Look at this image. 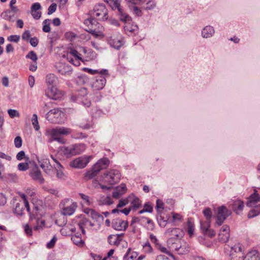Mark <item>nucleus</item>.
I'll list each match as a JSON object with an SVG mask.
<instances>
[{"label": "nucleus", "instance_id": "nucleus-1", "mask_svg": "<svg viewBox=\"0 0 260 260\" xmlns=\"http://www.w3.org/2000/svg\"><path fill=\"white\" fill-rule=\"evenodd\" d=\"M47 133L50 136V142L53 141H57L60 144H64L66 140L61 137V135H68L72 132V130L65 127H57L55 128L47 130Z\"/></svg>", "mask_w": 260, "mask_h": 260}, {"label": "nucleus", "instance_id": "nucleus-2", "mask_svg": "<svg viewBox=\"0 0 260 260\" xmlns=\"http://www.w3.org/2000/svg\"><path fill=\"white\" fill-rule=\"evenodd\" d=\"M110 164V160L106 157L99 159L85 175V179H91L102 170L106 169Z\"/></svg>", "mask_w": 260, "mask_h": 260}, {"label": "nucleus", "instance_id": "nucleus-3", "mask_svg": "<svg viewBox=\"0 0 260 260\" xmlns=\"http://www.w3.org/2000/svg\"><path fill=\"white\" fill-rule=\"evenodd\" d=\"M121 177V174L118 170L112 169L105 172L101 177L103 182L110 185L117 183Z\"/></svg>", "mask_w": 260, "mask_h": 260}, {"label": "nucleus", "instance_id": "nucleus-4", "mask_svg": "<svg viewBox=\"0 0 260 260\" xmlns=\"http://www.w3.org/2000/svg\"><path fill=\"white\" fill-rule=\"evenodd\" d=\"M109 76V75L107 70L102 69L100 70L99 74L95 77L92 83V88L97 90L102 89L106 83V78Z\"/></svg>", "mask_w": 260, "mask_h": 260}, {"label": "nucleus", "instance_id": "nucleus-5", "mask_svg": "<svg viewBox=\"0 0 260 260\" xmlns=\"http://www.w3.org/2000/svg\"><path fill=\"white\" fill-rule=\"evenodd\" d=\"M64 116L63 112L58 108H55L48 112L45 117L51 123H62L64 122Z\"/></svg>", "mask_w": 260, "mask_h": 260}, {"label": "nucleus", "instance_id": "nucleus-6", "mask_svg": "<svg viewBox=\"0 0 260 260\" xmlns=\"http://www.w3.org/2000/svg\"><path fill=\"white\" fill-rule=\"evenodd\" d=\"M88 15L97 18L99 20L105 21L108 19V11L105 5L103 4L95 5L93 10L90 11Z\"/></svg>", "mask_w": 260, "mask_h": 260}, {"label": "nucleus", "instance_id": "nucleus-7", "mask_svg": "<svg viewBox=\"0 0 260 260\" xmlns=\"http://www.w3.org/2000/svg\"><path fill=\"white\" fill-rule=\"evenodd\" d=\"M232 212L224 206H221L217 208V214L216 217V224L221 225L226 218L231 215Z\"/></svg>", "mask_w": 260, "mask_h": 260}, {"label": "nucleus", "instance_id": "nucleus-8", "mask_svg": "<svg viewBox=\"0 0 260 260\" xmlns=\"http://www.w3.org/2000/svg\"><path fill=\"white\" fill-rule=\"evenodd\" d=\"M91 158V156L86 155L79 157L70 162V166L74 168H84L87 166Z\"/></svg>", "mask_w": 260, "mask_h": 260}, {"label": "nucleus", "instance_id": "nucleus-9", "mask_svg": "<svg viewBox=\"0 0 260 260\" xmlns=\"http://www.w3.org/2000/svg\"><path fill=\"white\" fill-rule=\"evenodd\" d=\"M229 256L230 260H244V254L242 252V246L240 244L231 247Z\"/></svg>", "mask_w": 260, "mask_h": 260}, {"label": "nucleus", "instance_id": "nucleus-10", "mask_svg": "<svg viewBox=\"0 0 260 260\" xmlns=\"http://www.w3.org/2000/svg\"><path fill=\"white\" fill-rule=\"evenodd\" d=\"M29 175L33 180L39 182L40 184H42L45 182V179L36 164H34L33 167L30 169Z\"/></svg>", "mask_w": 260, "mask_h": 260}, {"label": "nucleus", "instance_id": "nucleus-11", "mask_svg": "<svg viewBox=\"0 0 260 260\" xmlns=\"http://www.w3.org/2000/svg\"><path fill=\"white\" fill-rule=\"evenodd\" d=\"M128 225V221L119 218L114 219L112 221V227L115 230L125 231Z\"/></svg>", "mask_w": 260, "mask_h": 260}, {"label": "nucleus", "instance_id": "nucleus-12", "mask_svg": "<svg viewBox=\"0 0 260 260\" xmlns=\"http://www.w3.org/2000/svg\"><path fill=\"white\" fill-rule=\"evenodd\" d=\"M165 235L167 236L170 237L171 239L182 238L184 236L183 231L180 228H170L168 229L165 232Z\"/></svg>", "mask_w": 260, "mask_h": 260}, {"label": "nucleus", "instance_id": "nucleus-13", "mask_svg": "<svg viewBox=\"0 0 260 260\" xmlns=\"http://www.w3.org/2000/svg\"><path fill=\"white\" fill-rule=\"evenodd\" d=\"M84 24L87 25L89 28L88 31L92 35H95L97 31L95 30V27L99 24L95 19L94 17L90 16L89 18L85 19Z\"/></svg>", "mask_w": 260, "mask_h": 260}, {"label": "nucleus", "instance_id": "nucleus-14", "mask_svg": "<svg viewBox=\"0 0 260 260\" xmlns=\"http://www.w3.org/2000/svg\"><path fill=\"white\" fill-rule=\"evenodd\" d=\"M229 206L236 214H240L244 208V202L241 200L236 199L230 202Z\"/></svg>", "mask_w": 260, "mask_h": 260}, {"label": "nucleus", "instance_id": "nucleus-15", "mask_svg": "<svg viewBox=\"0 0 260 260\" xmlns=\"http://www.w3.org/2000/svg\"><path fill=\"white\" fill-rule=\"evenodd\" d=\"M230 238V228L228 225H223L220 229L218 239L220 242L226 243Z\"/></svg>", "mask_w": 260, "mask_h": 260}, {"label": "nucleus", "instance_id": "nucleus-16", "mask_svg": "<svg viewBox=\"0 0 260 260\" xmlns=\"http://www.w3.org/2000/svg\"><path fill=\"white\" fill-rule=\"evenodd\" d=\"M39 162L40 163V167L45 173L49 175H52L54 174L53 170L52 169V167L48 158H46L39 160Z\"/></svg>", "mask_w": 260, "mask_h": 260}, {"label": "nucleus", "instance_id": "nucleus-17", "mask_svg": "<svg viewBox=\"0 0 260 260\" xmlns=\"http://www.w3.org/2000/svg\"><path fill=\"white\" fill-rule=\"evenodd\" d=\"M58 90L56 87V86H51L48 87L47 90L46 91V95L49 98L57 100L59 98L58 93Z\"/></svg>", "mask_w": 260, "mask_h": 260}, {"label": "nucleus", "instance_id": "nucleus-18", "mask_svg": "<svg viewBox=\"0 0 260 260\" xmlns=\"http://www.w3.org/2000/svg\"><path fill=\"white\" fill-rule=\"evenodd\" d=\"M124 235V234H118V235H110L108 237V241L109 244L111 245L118 246L121 241V239L120 236Z\"/></svg>", "mask_w": 260, "mask_h": 260}, {"label": "nucleus", "instance_id": "nucleus-19", "mask_svg": "<svg viewBox=\"0 0 260 260\" xmlns=\"http://www.w3.org/2000/svg\"><path fill=\"white\" fill-rule=\"evenodd\" d=\"M260 196L257 191L255 190L254 192L251 194L248 199L246 205L248 207H252L256 203L259 201Z\"/></svg>", "mask_w": 260, "mask_h": 260}, {"label": "nucleus", "instance_id": "nucleus-20", "mask_svg": "<svg viewBox=\"0 0 260 260\" xmlns=\"http://www.w3.org/2000/svg\"><path fill=\"white\" fill-rule=\"evenodd\" d=\"M215 33L213 27L210 25L205 26L202 31V36L204 38L212 37Z\"/></svg>", "mask_w": 260, "mask_h": 260}, {"label": "nucleus", "instance_id": "nucleus-21", "mask_svg": "<svg viewBox=\"0 0 260 260\" xmlns=\"http://www.w3.org/2000/svg\"><path fill=\"white\" fill-rule=\"evenodd\" d=\"M80 55H81L78 53V52L76 50L72 48H69L67 50L66 56L67 59L69 61H73V58L72 57V56H73L74 58H79Z\"/></svg>", "mask_w": 260, "mask_h": 260}, {"label": "nucleus", "instance_id": "nucleus-22", "mask_svg": "<svg viewBox=\"0 0 260 260\" xmlns=\"http://www.w3.org/2000/svg\"><path fill=\"white\" fill-rule=\"evenodd\" d=\"M117 11V14L121 21L127 22L132 20L131 17L125 12L122 7L118 9Z\"/></svg>", "mask_w": 260, "mask_h": 260}, {"label": "nucleus", "instance_id": "nucleus-23", "mask_svg": "<svg viewBox=\"0 0 260 260\" xmlns=\"http://www.w3.org/2000/svg\"><path fill=\"white\" fill-rule=\"evenodd\" d=\"M1 17L4 19L11 22H14L17 17L16 15L13 14L12 11L10 10H7L3 12L1 14Z\"/></svg>", "mask_w": 260, "mask_h": 260}, {"label": "nucleus", "instance_id": "nucleus-24", "mask_svg": "<svg viewBox=\"0 0 260 260\" xmlns=\"http://www.w3.org/2000/svg\"><path fill=\"white\" fill-rule=\"evenodd\" d=\"M150 240L151 242L154 244H155V246L157 249L160 250L161 252L164 253L167 252V249L166 248L161 246L158 242V240L157 239L156 237L152 234H150L149 236Z\"/></svg>", "mask_w": 260, "mask_h": 260}, {"label": "nucleus", "instance_id": "nucleus-25", "mask_svg": "<svg viewBox=\"0 0 260 260\" xmlns=\"http://www.w3.org/2000/svg\"><path fill=\"white\" fill-rule=\"evenodd\" d=\"M86 222H89V225L91 227L94 225V224L89 221L87 218L82 217V215H81V219H80L78 224L83 235L85 234V231L84 229V226L86 225Z\"/></svg>", "mask_w": 260, "mask_h": 260}, {"label": "nucleus", "instance_id": "nucleus-26", "mask_svg": "<svg viewBox=\"0 0 260 260\" xmlns=\"http://www.w3.org/2000/svg\"><path fill=\"white\" fill-rule=\"evenodd\" d=\"M46 82L49 86H56L58 82L57 77L53 74H49L46 76Z\"/></svg>", "mask_w": 260, "mask_h": 260}, {"label": "nucleus", "instance_id": "nucleus-27", "mask_svg": "<svg viewBox=\"0 0 260 260\" xmlns=\"http://www.w3.org/2000/svg\"><path fill=\"white\" fill-rule=\"evenodd\" d=\"M72 71L71 66L66 64H61L58 69V73L62 75H70Z\"/></svg>", "mask_w": 260, "mask_h": 260}, {"label": "nucleus", "instance_id": "nucleus-28", "mask_svg": "<svg viewBox=\"0 0 260 260\" xmlns=\"http://www.w3.org/2000/svg\"><path fill=\"white\" fill-rule=\"evenodd\" d=\"M76 207V204L73 203L71 205L63 208L62 213L64 215H71L74 213Z\"/></svg>", "mask_w": 260, "mask_h": 260}, {"label": "nucleus", "instance_id": "nucleus-29", "mask_svg": "<svg viewBox=\"0 0 260 260\" xmlns=\"http://www.w3.org/2000/svg\"><path fill=\"white\" fill-rule=\"evenodd\" d=\"M258 252L254 250L249 252L244 258V260H259Z\"/></svg>", "mask_w": 260, "mask_h": 260}, {"label": "nucleus", "instance_id": "nucleus-30", "mask_svg": "<svg viewBox=\"0 0 260 260\" xmlns=\"http://www.w3.org/2000/svg\"><path fill=\"white\" fill-rule=\"evenodd\" d=\"M74 149L73 145H72L69 146L63 147L62 150L66 156L67 157H71L72 156L75 155V154H74Z\"/></svg>", "mask_w": 260, "mask_h": 260}, {"label": "nucleus", "instance_id": "nucleus-31", "mask_svg": "<svg viewBox=\"0 0 260 260\" xmlns=\"http://www.w3.org/2000/svg\"><path fill=\"white\" fill-rule=\"evenodd\" d=\"M109 43L111 46L118 50L122 45L121 40L119 39H115L110 38L109 40Z\"/></svg>", "mask_w": 260, "mask_h": 260}, {"label": "nucleus", "instance_id": "nucleus-32", "mask_svg": "<svg viewBox=\"0 0 260 260\" xmlns=\"http://www.w3.org/2000/svg\"><path fill=\"white\" fill-rule=\"evenodd\" d=\"M137 254L135 252H131V248L127 250L126 253L123 256V260H134L136 258Z\"/></svg>", "mask_w": 260, "mask_h": 260}, {"label": "nucleus", "instance_id": "nucleus-33", "mask_svg": "<svg viewBox=\"0 0 260 260\" xmlns=\"http://www.w3.org/2000/svg\"><path fill=\"white\" fill-rule=\"evenodd\" d=\"M73 147L75 148L74 154H75V155L82 153L86 149L85 145L83 143L74 144L73 145Z\"/></svg>", "mask_w": 260, "mask_h": 260}, {"label": "nucleus", "instance_id": "nucleus-34", "mask_svg": "<svg viewBox=\"0 0 260 260\" xmlns=\"http://www.w3.org/2000/svg\"><path fill=\"white\" fill-rule=\"evenodd\" d=\"M260 214V205L255 206L254 208L251 209L248 214V217L249 218L254 217Z\"/></svg>", "mask_w": 260, "mask_h": 260}, {"label": "nucleus", "instance_id": "nucleus-35", "mask_svg": "<svg viewBox=\"0 0 260 260\" xmlns=\"http://www.w3.org/2000/svg\"><path fill=\"white\" fill-rule=\"evenodd\" d=\"M23 204L17 203L15 205V208L13 210V212L15 214H16L17 215H21L23 214Z\"/></svg>", "mask_w": 260, "mask_h": 260}, {"label": "nucleus", "instance_id": "nucleus-36", "mask_svg": "<svg viewBox=\"0 0 260 260\" xmlns=\"http://www.w3.org/2000/svg\"><path fill=\"white\" fill-rule=\"evenodd\" d=\"M187 232L189 236L191 237L193 234L194 232V224L193 222L191 221V219H188L187 222Z\"/></svg>", "mask_w": 260, "mask_h": 260}, {"label": "nucleus", "instance_id": "nucleus-37", "mask_svg": "<svg viewBox=\"0 0 260 260\" xmlns=\"http://www.w3.org/2000/svg\"><path fill=\"white\" fill-rule=\"evenodd\" d=\"M50 20L49 19H45L43 22V31L45 32H49L50 31L51 28L50 26Z\"/></svg>", "mask_w": 260, "mask_h": 260}, {"label": "nucleus", "instance_id": "nucleus-38", "mask_svg": "<svg viewBox=\"0 0 260 260\" xmlns=\"http://www.w3.org/2000/svg\"><path fill=\"white\" fill-rule=\"evenodd\" d=\"M93 219L96 221H103L104 217L98 212H96L94 210L92 211L91 215L90 216Z\"/></svg>", "mask_w": 260, "mask_h": 260}, {"label": "nucleus", "instance_id": "nucleus-39", "mask_svg": "<svg viewBox=\"0 0 260 260\" xmlns=\"http://www.w3.org/2000/svg\"><path fill=\"white\" fill-rule=\"evenodd\" d=\"M210 220H206L205 222L201 221L200 222L201 229L203 233L207 232V230L210 227Z\"/></svg>", "mask_w": 260, "mask_h": 260}, {"label": "nucleus", "instance_id": "nucleus-40", "mask_svg": "<svg viewBox=\"0 0 260 260\" xmlns=\"http://www.w3.org/2000/svg\"><path fill=\"white\" fill-rule=\"evenodd\" d=\"M189 251V247L186 246V244L184 245H179V249L177 251L178 254L182 255L187 253Z\"/></svg>", "mask_w": 260, "mask_h": 260}, {"label": "nucleus", "instance_id": "nucleus-41", "mask_svg": "<svg viewBox=\"0 0 260 260\" xmlns=\"http://www.w3.org/2000/svg\"><path fill=\"white\" fill-rule=\"evenodd\" d=\"M31 122L35 130L38 131L40 129V126L38 120V116L36 114H34L32 115Z\"/></svg>", "mask_w": 260, "mask_h": 260}, {"label": "nucleus", "instance_id": "nucleus-42", "mask_svg": "<svg viewBox=\"0 0 260 260\" xmlns=\"http://www.w3.org/2000/svg\"><path fill=\"white\" fill-rule=\"evenodd\" d=\"M112 204L111 199L110 197H106L104 198H102L99 201V204L101 205H110Z\"/></svg>", "mask_w": 260, "mask_h": 260}, {"label": "nucleus", "instance_id": "nucleus-43", "mask_svg": "<svg viewBox=\"0 0 260 260\" xmlns=\"http://www.w3.org/2000/svg\"><path fill=\"white\" fill-rule=\"evenodd\" d=\"M204 216L206 217V220L211 221V218L212 216V213L211 209L207 207L203 211Z\"/></svg>", "mask_w": 260, "mask_h": 260}, {"label": "nucleus", "instance_id": "nucleus-44", "mask_svg": "<svg viewBox=\"0 0 260 260\" xmlns=\"http://www.w3.org/2000/svg\"><path fill=\"white\" fill-rule=\"evenodd\" d=\"M25 57L26 58L30 59L34 62H36L38 60L37 55L34 51H29L26 55Z\"/></svg>", "mask_w": 260, "mask_h": 260}, {"label": "nucleus", "instance_id": "nucleus-45", "mask_svg": "<svg viewBox=\"0 0 260 260\" xmlns=\"http://www.w3.org/2000/svg\"><path fill=\"white\" fill-rule=\"evenodd\" d=\"M147 6L144 8L146 10H151L153 9L156 7V3L153 0H150L148 2L146 1Z\"/></svg>", "mask_w": 260, "mask_h": 260}, {"label": "nucleus", "instance_id": "nucleus-46", "mask_svg": "<svg viewBox=\"0 0 260 260\" xmlns=\"http://www.w3.org/2000/svg\"><path fill=\"white\" fill-rule=\"evenodd\" d=\"M80 235H79L72 238V240L74 243L79 246L82 245L84 244V242L80 237Z\"/></svg>", "mask_w": 260, "mask_h": 260}, {"label": "nucleus", "instance_id": "nucleus-47", "mask_svg": "<svg viewBox=\"0 0 260 260\" xmlns=\"http://www.w3.org/2000/svg\"><path fill=\"white\" fill-rule=\"evenodd\" d=\"M133 12V13L138 17L142 16L143 13L142 11L137 6H134L131 8Z\"/></svg>", "mask_w": 260, "mask_h": 260}, {"label": "nucleus", "instance_id": "nucleus-48", "mask_svg": "<svg viewBox=\"0 0 260 260\" xmlns=\"http://www.w3.org/2000/svg\"><path fill=\"white\" fill-rule=\"evenodd\" d=\"M29 168L27 163L21 162L18 165V170L21 171H25Z\"/></svg>", "mask_w": 260, "mask_h": 260}, {"label": "nucleus", "instance_id": "nucleus-49", "mask_svg": "<svg viewBox=\"0 0 260 260\" xmlns=\"http://www.w3.org/2000/svg\"><path fill=\"white\" fill-rule=\"evenodd\" d=\"M128 3L135 5H141L146 2V0H125Z\"/></svg>", "mask_w": 260, "mask_h": 260}, {"label": "nucleus", "instance_id": "nucleus-50", "mask_svg": "<svg viewBox=\"0 0 260 260\" xmlns=\"http://www.w3.org/2000/svg\"><path fill=\"white\" fill-rule=\"evenodd\" d=\"M143 217H134L131 221L130 226H133V225L136 223H138L141 224H142Z\"/></svg>", "mask_w": 260, "mask_h": 260}, {"label": "nucleus", "instance_id": "nucleus-51", "mask_svg": "<svg viewBox=\"0 0 260 260\" xmlns=\"http://www.w3.org/2000/svg\"><path fill=\"white\" fill-rule=\"evenodd\" d=\"M173 221L176 222L177 221H182V216L178 213H172Z\"/></svg>", "mask_w": 260, "mask_h": 260}, {"label": "nucleus", "instance_id": "nucleus-52", "mask_svg": "<svg viewBox=\"0 0 260 260\" xmlns=\"http://www.w3.org/2000/svg\"><path fill=\"white\" fill-rule=\"evenodd\" d=\"M57 8V5L55 3H52L48 8V14L51 15L55 12Z\"/></svg>", "mask_w": 260, "mask_h": 260}, {"label": "nucleus", "instance_id": "nucleus-53", "mask_svg": "<svg viewBox=\"0 0 260 260\" xmlns=\"http://www.w3.org/2000/svg\"><path fill=\"white\" fill-rule=\"evenodd\" d=\"M56 171V177L61 180H64L66 178V175L62 172V169L55 170Z\"/></svg>", "mask_w": 260, "mask_h": 260}, {"label": "nucleus", "instance_id": "nucleus-54", "mask_svg": "<svg viewBox=\"0 0 260 260\" xmlns=\"http://www.w3.org/2000/svg\"><path fill=\"white\" fill-rule=\"evenodd\" d=\"M116 189L123 194L126 191L127 188L125 184H121L119 186L116 187Z\"/></svg>", "mask_w": 260, "mask_h": 260}, {"label": "nucleus", "instance_id": "nucleus-55", "mask_svg": "<svg viewBox=\"0 0 260 260\" xmlns=\"http://www.w3.org/2000/svg\"><path fill=\"white\" fill-rule=\"evenodd\" d=\"M57 240V239L56 237L54 236L50 242L47 244V247L50 249L53 248Z\"/></svg>", "mask_w": 260, "mask_h": 260}, {"label": "nucleus", "instance_id": "nucleus-56", "mask_svg": "<svg viewBox=\"0 0 260 260\" xmlns=\"http://www.w3.org/2000/svg\"><path fill=\"white\" fill-rule=\"evenodd\" d=\"M31 14L33 18L36 20L39 19L42 15V12L38 11H31Z\"/></svg>", "mask_w": 260, "mask_h": 260}, {"label": "nucleus", "instance_id": "nucleus-57", "mask_svg": "<svg viewBox=\"0 0 260 260\" xmlns=\"http://www.w3.org/2000/svg\"><path fill=\"white\" fill-rule=\"evenodd\" d=\"M20 40V36L18 35H11L8 37V40L10 42L17 43Z\"/></svg>", "mask_w": 260, "mask_h": 260}, {"label": "nucleus", "instance_id": "nucleus-58", "mask_svg": "<svg viewBox=\"0 0 260 260\" xmlns=\"http://www.w3.org/2000/svg\"><path fill=\"white\" fill-rule=\"evenodd\" d=\"M14 144L16 148H20L22 146V139L20 136H17L15 138Z\"/></svg>", "mask_w": 260, "mask_h": 260}, {"label": "nucleus", "instance_id": "nucleus-59", "mask_svg": "<svg viewBox=\"0 0 260 260\" xmlns=\"http://www.w3.org/2000/svg\"><path fill=\"white\" fill-rule=\"evenodd\" d=\"M87 135L83 133H78L72 136V137L74 139H83L86 138Z\"/></svg>", "mask_w": 260, "mask_h": 260}, {"label": "nucleus", "instance_id": "nucleus-60", "mask_svg": "<svg viewBox=\"0 0 260 260\" xmlns=\"http://www.w3.org/2000/svg\"><path fill=\"white\" fill-rule=\"evenodd\" d=\"M8 113L11 118H14L19 116V113L16 110L9 109Z\"/></svg>", "mask_w": 260, "mask_h": 260}, {"label": "nucleus", "instance_id": "nucleus-61", "mask_svg": "<svg viewBox=\"0 0 260 260\" xmlns=\"http://www.w3.org/2000/svg\"><path fill=\"white\" fill-rule=\"evenodd\" d=\"M45 225V221L44 220H42L40 221L39 220L37 221V225L34 227L35 230H38L40 228H42Z\"/></svg>", "mask_w": 260, "mask_h": 260}, {"label": "nucleus", "instance_id": "nucleus-62", "mask_svg": "<svg viewBox=\"0 0 260 260\" xmlns=\"http://www.w3.org/2000/svg\"><path fill=\"white\" fill-rule=\"evenodd\" d=\"M41 9V4L39 3H35L31 5V11H38Z\"/></svg>", "mask_w": 260, "mask_h": 260}, {"label": "nucleus", "instance_id": "nucleus-63", "mask_svg": "<svg viewBox=\"0 0 260 260\" xmlns=\"http://www.w3.org/2000/svg\"><path fill=\"white\" fill-rule=\"evenodd\" d=\"M132 203L133 205V206L136 208H138L141 205L140 200L137 198H135L133 200Z\"/></svg>", "mask_w": 260, "mask_h": 260}, {"label": "nucleus", "instance_id": "nucleus-64", "mask_svg": "<svg viewBox=\"0 0 260 260\" xmlns=\"http://www.w3.org/2000/svg\"><path fill=\"white\" fill-rule=\"evenodd\" d=\"M190 260H206V258L202 256L192 255L190 256Z\"/></svg>", "mask_w": 260, "mask_h": 260}]
</instances>
